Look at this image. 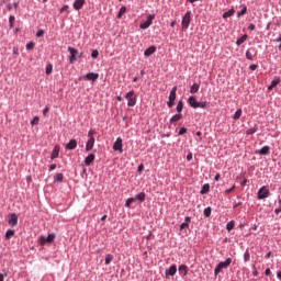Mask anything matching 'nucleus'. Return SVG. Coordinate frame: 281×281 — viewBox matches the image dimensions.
<instances>
[{"instance_id":"bb28decb","label":"nucleus","mask_w":281,"mask_h":281,"mask_svg":"<svg viewBox=\"0 0 281 281\" xmlns=\"http://www.w3.org/2000/svg\"><path fill=\"white\" fill-rule=\"evenodd\" d=\"M200 87H201V85H199V83H193V85L190 87V93H192V94L198 93Z\"/></svg>"},{"instance_id":"49530a36","label":"nucleus","mask_w":281,"mask_h":281,"mask_svg":"<svg viewBox=\"0 0 281 281\" xmlns=\"http://www.w3.org/2000/svg\"><path fill=\"white\" fill-rule=\"evenodd\" d=\"M12 236H14V231L8 229V231L5 232V238H12Z\"/></svg>"},{"instance_id":"774afa93","label":"nucleus","mask_w":281,"mask_h":281,"mask_svg":"<svg viewBox=\"0 0 281 281\" xmlns=\"http://www.w3.org/2000/svg\"><path fill=\"white\" fill-rule=\"evenodd\" d=\"M278 280H281V271L277 272Z\"/></svg>"},{"instance_id":"e2e57ef3","label":"nucleus","mask_w":281,"mask_h":281,"mask_svg":"<svg viewBox=\"0 0 281 281\" xmlns=\"http://www.w3.org/2000/svg\"><path fill=\"white\" fill-rule=\"evenodd\" d=\"M47 113H49V106H46V108L43 110V115H47Z\"/></svg>"},{"instance_id":"4d7b16f0","label":"nucleus","mask_w":281,"mask_h":281,"mask_svg":"<svg viewBox=\"0 0 281 281\" xmlns=\"http://www.w3.org/2000/svg\"><path fill=\"white\" fill-rule=\"evenodd\" d=\"M248 30H249L250 32H254V30H256V24L250 23V24L248 25Z\"/></svg>"},{"instance_id":"680f3d73","label":"nucleus","mask_w":281,"mask_h":281,"mask_svg":"<svg viewBox=\"0 0 281 281\" xmlns=\"http://www.w3.org/2000/svg\"><path fill=\"white\" fill-rule=\"evenodd\" d=\"M144 170V164H140L137 168V172H142Z\"/></svg>"},{"instance_id":"dca6fc26","label":"nucleus","mask_w":281,"mask_h":281,"mask_svg":"<svg viewBox=\"0 0 281 281\" xmlns=\"http://www.w3.org/2000/svg\"><path fill=\"white\" fill-rule=\"evenodd\" d=\"M86 3V0H76L74 3H72V8L74 10H82V7L85 5Z\"/></svg>"},{"instance_id":"6e6d98bb","label":"nucleus","mask_w":281,"mask_h":281,"mask_svg":"<svg viewBox=\"0 0 281 281\" xmlns=\"http://www.w3.org/2000/svg\"><path fill=\"white\" fill-rule=\"evenodd\" d=\"M67 10H69V5L65 4L59 12L63 14V12H67Z\"/></svg>"},{"instance_id":"473e14b6","label":"nucleus","mask_w":281,"mask_h":281,"mask_svg":"<svg viewBox=\"0 0 281 281\" xmlns=\"http://www.w3.org/2000/svg\"><path fill=\"white\" fill-rule=\"evenodd\" d=\"M243 115V109H237L233 119L234 120H240V116Z\"/></svg>"},{"instance_id":"423d86ee","label":"nucleus","mask_w":281,"mask_h":281,"mask_svg":"<svg viewBox=\"0 0 281 281\" xmlns=\"http://www.w3.org/2000/svg\"><path fill=\"white\" fill-rule=\"evenodd\" d=\"M269 194H271L269 192V189H267V187H261L258 191V199L259 201H262L265 199H268Z\"/></svg>"},{"instance_id":"0eeeda50","label":"nucleus","mask_w":281,"mask_h":281,"mask_svg":"<svg viewBox=\"0 0 281 281\" xmlns=\"http://www.w3.org/2000/svg\"><path fill=\"white\" fill-rule=\"evenodd\" d=\"M8 223L10 227H16V225H19V216L16 215V213H11L9 215Z\"/></svg>"},{"instance_id":"b1692460","label":"nucleus","mask_w":281,"mask_h":281,"mask_svg":"<svg viewBox=\"0 0 281 281\" xmlns=\"http://www.w3.org/2000/svg\"><path fill=\"white\" fill-rule=\"evenodd\" d=\"M178 271L179 273H181L182 276H188V266L186 265H180L178 267Z\"/></svg>"},{"instance_id":"a211bd4d","label":"nucleus","mask_w":281,"mask_h":281,"mask_svg":"<svg viewBox=\"0 0 281 281\" xmlns=\"http://www.w3.org/2000/svg\"><path fill=\"white\" fill-rule=\"evenodd\" d=\"M254 56H256V48L251 47L246 52L247 60H254Z\"/></svg>"},{"instance_id":"0e129e2a","label":"nucleus","mask_w":281,"mask_h":281,"mask_svg":"<svg viewBox=\"0 0 281 281\" xmlns=\"http://www.w3.org/2000/svg\"><path fill=\"white\" fill-rule=\"evenodd\" d=\"M187 161H192V153H189V154L187 155Z\"/></svg>"},{"instance_id":"c9c22d12","label":"nucleus","mask_w":281,"mask_h":281,"mask_svg":"<svg viewBox=\"0 0 281 281\" xmlns=\"http://www.w3.org/2000/svg\"><path fill=\"white\" fill-rule=\"evenodd\" d=\"M236 225V223L234 221H231L226 224V229L227 232H232V229H234V226Z\"/></svg>"},{"instance_id":"a18cd8bd","label":"nucleus","mask_w":281,"mask_h":281,"mask_svg":"<svg viewBox=\"0 0 281 281\" xmlns=\"http://www.w3.org/2000/svg\"><path fill=\"white\" fill-rule=\"evenodd\" d=\"M12 8H15V9H18L19 8V2H14L13 4H11V3H9L8 5H7V10H12Z\"/></svg>"},{"instance_id":"58836bf2","label":"nucleus","mask_w":281,"mask_h":281,"mask_svg":"<svg viewBox=\"0 0 281 281\" xmlns=\"http://www.w3.org/2000/svg\"><path fill=\"white\" fill-rule=\"evenodd\" d=\"M133 203H135V199L128 198L125 202V207H131V205H133Z\"/></svg>"},{"instance_id":"f03ea898","label":"nucleus","mask_w":281,"mask_h":281,"mask_svg":"<svg viewBox=\"0 0 281 281\" xmlns=\"http://www.w3.org/2000/svg\"><path fill=\"white\" fill-rule=\"evenodd\" d=\"M191 16H192V12L187 11L186 14L183 15L182 22H181L182 30H188V27H190V23L192 21Z\"/></svg>"},{"instance_id":"4c0bfd02","label":"nucleus","mask_w":281,"mask_h":281,"mask_svg":"<svg viewBox=\"0 0 281 281\" xmlns=\"http://www.w3.org/2000/svg\"><path fill=\"white\" fill-rule=\"evenodd\" d=\"M52 71H54V66L52 64H48L46 66V71H45L46 76L52 75Z\"/></svg>"},{"instance_id":"6e6552de","label":"nucleus","mask_w":281,"mask_h":281,"mask_svg":"<svg viewBox=\"0 0 281 281\" xmlns=\"http://www.w3.org/2000/svg\"><path fill=\"white\" fill-rule=\"evenodd\" d=\"M122 146H123L122 137H117L113 144V150L119 153H124V149L122 148Z\"/></svg>"},{"instance_id":"338daca9","label":"nucleus","mask_w":281,"mask_h":281,"mask_svg":"<svg viewBox=\"0 0 281 281\" xmlns=\"http://www.w3.org/2000/svg\"><path fill=\"white\" fill-rule=\"evenodd\" d=\"M280 213H281V206L274 210V214H277V216H278V214H280Z\"/></svg>"},{"instance_id":"c85d7f7f","label":"nucleus","mask_w":281,"mask_h":281,"mask_svg":"<svg viewBox=\"0 0 281 281\" xmlns=\"http://www.w3.org/2000/svg\"><path fill=\"white\" fill-rule=\"evenodd\" d=\"M247 38H249V35L244 34L241 37H239V38L236 41V45H237V46L243 45V43H245V41H247Z\"/></svg>"},{"instance_id":"c03bdc74","label":"nucleus","mask_w":281,"mask_h":281,"mask_svg":"<svg viewBox=\"0 0 281 281\" xmlns=\"http://www.w3.org/2000/svg\"><path fill=\"white\" fill-rule=\"evenodd\" d=\"M110 262H113V255L109 254L105 257V265H109Z\"/></svg>"},{"instance_id":"5701e85b","label":"nucleus","mask_w":281,"mask_h":281,"mask_svg":"<svg viewBox=\"0 0 281 281\" xmlns=\"http://www.w3.org/2000/svg\"><path fill=\"white\" fill-rule=\"evenodd\" d=\"M269 150H271V147L263 146L261 149L257 150V155H269Z\"/></svg>"},{"instance_id":"13d9d810","label":"nucleus","mask_w":281,"mask_h":281,"mask_svg":"<svg viewBox=\"0 0 281 281\" xmlns=\"http://www.w3.org/2000/svg\"><path fill=\"white\" fill-rule=\"evenodd\" d=\"M60 182H63V177H56L54 179V183H60Z\"/></svg>"},{"instance_id":"4be33fe9","label":"nucleus","mask_w":281,"mask_h":281,"mask_svg":"<svg viewBox=\"0 0 281 281\" xmlns=\"http://www.w3.org/2000/svg\"><path fill=\"white\" fill-rule=\"evenodd\" d=\"M190 221H192V218L190 216H187L184 218V222L180 224V229H186L190 227Z\"/></svg>"},{"instance_id":"3c124183","label":"nucleus","mask_w":281,"mask_h":281,"mask_svg":"<svg viewBox=\"0 0 281 281\" xmlns=\"http://www.w3.org/2000/svg\"><path fill=\"white\" fill-rule=\"evenodd\" d=\"M186 133H188V128L187 127H181L178 132V135H186Z\"/></svg>"},{"instance_id":"864d4df0","label":"nucleus","mask_w":281,"mask_h":281,"mask_svg":"<svg viewBox=\"0 0 281 281\" xmlns=\"http://www.w3.org/2000/svg\"><path fill=\"white\" fill-rule=\"evenodd\" d=\"M95 130H90L89 132H88V137H89V139H91V137H93V135H95Z\"/></svg>"},{"instance_id":"2f4dec72","label":"nucleus","mask_w":281,"mask_h":281,"mask_svg":"<svg viewBox=\"0 0 281 281\" xmlns=\"http://www.w3.org/2000/svg\"><path fill=\"white\" fill-rule=\"evenodd\" d=\"M177 113H182L183 111V100H180L176 106Z\"/></svg>"},{"instance_id":"aec40b11","label":"nucleus","mask_w":281,"mask_h":281,"mask_svg":"<svg viewBox=\"0 0 281 281\" xmlns=\"http://www.w3.org/2000/svg\"><path fill=\"white\" fill-rule=\"evenodd\" d=\"M183 119V114H181V112H178L177 114H175L170 120V124H175L176 122H179L180 120Z\"/></svg>"},{"instance_id":"6ab92c4d","label":"nucleus","mask_w":281,"mask_h":281,"mask_svg":"<svg viewBox=\"0 0 281 281\" xmlns=\"http://www.w3.org/2000/svg\"><path fill=\"white\" fill-rule=\"evenodd\" d=\"M93 161H95V154H90L86 157L85 159V164L86 166H90L93 164Z\"/></svg>"},{"instance_id":"20e7f679","label":"nucleus","mask_w":281,"mask_h":281,"mask_svg":"<svg viewBox=\"0 0 281 281\" xmlns=\"http://www.w3.org/2000/svg\"><path fill=\"white\" fill-rule=\"evenodd\" d=\"M55 239H56V234L50 233V234H48L47 237L42 236V237L40 238V244H41V245H47V243H48L49 245H52V243H53Z\"/></svg>"},{"instance_id":"69168bd1","label":"nucleus","mask_w":281,"mask_h":281,"mask_svg":"<svg viewBox=\"0 0 281 281\" xmlns=\"http://www.w3.org/2000/svg\"><path fill=\"white\" fill-rule=\"evenodd\" d=\"M265 276H271V269L267 268L265 271Z\"/></svg>"},{"instance_id":"f3484780","label":"nucleus","mask_w":281,"mask_h":281,"mask_svg":"<svg viewBox=\"0 0 281 281\" xmlns=\"http://www.w3.org/2000/svg\"><path fill=\"white\" fill-rule=\"evenodd\" d=\"M157 52V46H149L147 49L144 52V56L148 58V56H153Z\"/></svg>"},{"instance_id":"79ce46f5","label":"nucleus","mask_w":281,"mask_h":281,"mask_svg":"<svg viewBox=\"0 0 281 281\" xmlns=\"http://www.w3.org/2000/svg\"><path fill=\"white\" fill-rule=\"evenodd\" d=\"M38 122H41V119L38 116H34L31 121V126H37Z\"/></svg>"},{"instance_id":"a19ab883","label":"nucleus","mask_w":281,"mask_h":281,"mask_svg":"<svg viewBox=\"0 0 281 281\" xmlns=\"http://www.w3.org/2000/svg\"><path fill=\"white\" fill-rule=\"evenodd\" d=\"M258 127H250L246 131V135H254V133H257Z\"/></svg>"},{"instance_id":"7ed1b4c3","label":"nucleus","mask_w":281,"mask_h":281,"mask_svg":"<svg viewBox=\"0 0 281 281\" xmlns=\"http://www.w3.org/2000/svg\"><path fill=\"white\" fill-rule=\"evenodd\" d=\"M68 52L70 54L69 56V63L70 65H74L78 60V49L75 47L68 46Z\"/></svg>"},{"instance_id":"2eb2a0df","label":"nucleus","mask_w":281,"mask_h":281,"mask_svg":"<svg viewBox=\"0 0 281 281\" xmlns=\"http://www.w3.org/2000/svg\"><path fill=\"white\" fill-rule=\"evenodd\" d=\"M232 265V258H227L225 261H222L217 265L218 269H227Z\"/></svg>"},{"instance_id":"ddd939ff","label":"nucleus","mask_w":281,"mask_h":281,"mask_svg":"<svg viewBox=\"0 0 281 281\" xmlns=\"http://www.w3.org/2000/svg\"><path fill=\"white\" fill-rule=\"evenodd\" d=\"M165 276H166V278H168L169 276H171V277L177 276V265H172V266H170L169 269H166Z\"/></svg>"},{"instance_id":"cd10ccee","label":"nucleus","mask_w":281,"mask_h":281,"mask_svg":"<svg viewBox=\"0 0 281 281\" xmlns=\"http://www.w3.org/2000/svg\"><path fill=\"white\" fill-rule=\"evenodd\" d=\"M235 12H236V10L231 9V10L224 12L222 16H223V19H229V16H234Z\"/></svg>"},{"instance_id":"8fccbe9b","label":"nucleus","mask_w":281,"mask_h":281,"mask_svg":"<svg viewBox=\"0 0 281 281\" xmlns=\"http://www.w3.org/2000/svg\"><path fill=\"white\" fill-rule=\"evenodd\" d=\"M34 45H36L34 42H29V43L26 44V49H29V50L34 49Z\"/></svg>"},{"instance_id":"ea45409f","label":"nucleus","mask_w":281,"mask_h":281,"mask_svg":"<svg viewBox=\"0 0 281 281\" xmlns=\"http://www.w3.org/2000/svg\"><path fill=\"white\" fill-rule=\"evenodd\" d=\"M14 21H16V18L14 15L9 16V27H14Z\"/></svg>"},{"instance_id":"de8ad7c7","label":"nucleus","mask_w":281,"mask_h":281,"mask_svg":"<svg viewBox=\"0 0 281 281\" xmlns=\"http://www.w3.org/2000/svg\"><path fill=\"white\" fill-rule=\"evenodd\" d=\"M100 56V52L98 49H93L91 52V58H98Z\"/></svg>"},{"instance_id":"a878e982","label":"nucleus","mask_w":281,"mask_h":281,"mask_svg":"<svg viewBox=\"0 0 281 281\" xmlns=\"http://www.w3.org/2000/svg\"><path fill=\"white\" fill-rule=\"evenodd\" d=\"M210 192V183H204L200 190V194H207Z\"/></svg>"},{"instance_id":"bf43d9fd","label":"nucleus","mask_w":281,"mask_h":281,"mask_svg":"<svg viewBox=\"0 0 281 281\" xmlns=\"http://www.w3.org/2000/svg\"><path fill=\"white\" fill-rule=\"evenodd\" d=\"M8 278V273H0V281H4Z\"/></svg>"},{"instance_id":"052dcab7","label":"nucleus","mask_w":281,"mask_h":281,"mask_svg":"<svg viewBox=\"0 0 281 281\" xmlns=\"http://www.w3.org/2000/svg\"><path fill=\"white\" fill-rule=\"evenodd\" d=\"M221 268H218V266L215 267L214 269V276H218V273L221 272Z\"/></svg>"},{"instance_id":"72a5a7b5","label":"nucleus","mask_w":281,"mask_h":281,"mask_svg":"<svg viewBox=\"0 0 281 281\" xmlns=\"http://www.w3.org/2000/svg\"><path fill=\"white\" fill-rule=\"evenodd\" d=\"M124 14H126V7H121V9L119 10V13H117V19H122V16H124Z\"/></svg>"},{"instance_id":"f8f14e48","label":"nucleus","mask_w":281,"mask_h":281,"mask_svg":"<svg viewBox=\"0 0 281 281\" xmlns=\"http://www.w3.org/2000/svg\"><path fill=\"white\" fill-rule=\"evenodd\" d=\"M93 146H95V138L90 137L86 144V151L91 153V150H93Z\"/></svg>"},{"instance_id":"412c9836","label":"nucleus","mask_w":281,"mask_h":281,"mask_svg":"<svg viewBox=\"0 0 281 281\" xmlns=\"http://www.w3.org/2000/svg\"><path fill=\"white\" fill-rule=\"evenodd\" d=\"M134 201H140V203H144L146 201V193L140 192L134 196Z\"/></svg>"},{"instance_id":"f257e3e1","label":"nucleus","mask_w":281,"mask_h":281,"mask_svg":"<svg viewBox=\"0 0 281 281\" xmlns=\"http://www.w3.org/2000/svg\"><path fill=\"white\" fill-rule=\"evenodd\" d=\"M125 100H127V106H135V104H137V95L135 94V91H128L125 94Z\"/></svg>"},{"instance_id":"1a4fd4ad","label":"nucleus","mask_w":281,"mask_h":281,"mask_svg":"<svg viewBox=\"0 0 281 281\" xmlns=\"http://www.w3.org/2000/svg\"><path fill=\"white\" fill-rule=\"evenodd\" d=\"M86 80H90V82H95L100 78V74L98 72H88L85 77Z\"/></svg>"},{"instance_id":"39448f33","label":"nucleus","mask_w":281,"mask_h":281,"mask_svg":"<svg viewBox=\"0 0 281 281\" xmlns=\"http://www.w3.org/2000/svg\"><path fill=\"white\" fill-rule=\"evenodd\" d=\"M153 21H155V14H149L147 16V20L143 23H140L139 27L140 30H148L150 25H153Z\"/></svg>"},{"instance_id":"393cba45","label":"nucleus","mask_w":281,"mask_h":281,"mask_svg":"<svg viewBox=\"0 0 281 281\" xmlns=\"http://www.w3.org/2000/svg\"><path fill=\"white\" fill-rule=\"evenodd\" d=\"M168 98L170 100H177V86L172 87Z\"/></svg>"},{"instance_id":"9b49d317","label":"nucleus","mask_w":281,"mask_h":281,"mask_svg":"<svg viewBox=\"0 0 281 281\" xmlns=\"http://www.w3.org/2000/svg\"><path fill=\"white\" fill-rule=\"evenodd\" d=\"M78 147V140H76V138H72L68 142V144H66V150H76V148Z\"/></svg>"},{"instance_id":"5fc2aeb1","label":"nucleus","mask_w":281,"mask_h":281,"mask_svg":"<svg viewBox=\"0 0 281 281\" xmlns=\"http://www.w3.org/2000/svg\"><path fill=\"white\" fill-rule=\"evenodd\" d=\"M249 69H250V71H256V69H258V65L251 64V65L249 66Z\"/></svg>"},{"instance_id":"603ef678","label":"nucleus","mask_w":281,"mask_h":281,"mask_svg":"<svg viewBox=\"0 0 281 281\" xmlns=\"http://www.w3.org/2000/svg\"><path fill=\"white\" fill-rule=\"evenodd\" d=\"M249 258H250L249 251H246V252L244 254V261H245V262H249Z\"/></svg>"},{"instance_id":"4468645a","label":"nucleus","mask_w":281,"mask_h":281,"mask_svg":"<svg viewBox=\"0 0 281 281\" xmlns=\"http://www.w3.org/2000/svg\"><path fill=\"white\" fill-rule=\"evenodd\" d=\"M60 155V145H56L50 154V159H58Z\"/></svg>"},{"instance_id":"9d476101","label":"nucleus","mask_w":281,"mask_h":281,"mask_svg":"<svg viewBox=\"0 0 281 281\" xmlns=\"http://www.w3.org/2000/svg\"><path fill=\"white\" fill-rule=\"evenodd\" d=\"M187 102L189 106H191V109H199V101H196V97L194 95L189 97Z\"/></svg>"},{"instance_id":"7c9ffc66","label":"nucleus","mask_w":281,"mask_h":281,"mask_svg":"<svg viewBox=\"0 0 281 281\" xmlns=\"http://www.w3.org/2000/svg\"><path fill=\"white\" fill-rule=\"evenodd\" d=\"M203 214H204L205 218H210V216H212V207L211 206L205 207L203 211Z\"/></svg>"},{"instance_id":"f704fd0d","label":"nucleus","mask_w":281,"mask_h":281,"mask_svg":"<svg viewBox=\"0 0 281 281\" xmlns=\"http://www.w3.org/2000/svg\"><path fill=\"white\" fill-rule=\"evenodd\" d=\"M207 106H210V103L205 101H202V102L198 101V109H207Z\"/></svg>"},{"instance_id":"c756f323","label":"nucleus","mask_w":281,"mask_h":281,"mask_svg":"<svg viewBox=\"0 0 281 281\" xmlns=\"http://www.w3.org/2000/svg\"><path fill=\"white\" fill-rule=\"evenodd\" d=\"M280 85V79H274L271 81V85L268 87V91H271L272 89H276Z\"/></svg>"},{"instance_id":"e433bc0d","label":"nucleus","mask_w":281,"mask_h":281,"mask_svg":"<svg viewBox=\"0 0 281 281\" xmlns=\"http://www.w3.org/2000/svg\"><path fill=\"white\" fill-rule=\"evenodd\" d=\"M245 14H247V7H244L239 12H237V19L245 16Z\"/></svg>"},{"instance_id":"09e8293b","label":"nucleus","mask_w":281,"mask_h":281,"mask_svg":"<svg viewBox=\"0 0 281 281\" xmlns=\"http://www.w3.org/2000/svg\"><path fill=\"white\" fill-rule=\"evenodd\" d=\"M36 36H37V38H41V37H43V36H45V31L44 30H38L37 32H36Z\"/></svg>"},{"instance_id":"37998d69","label":"nucleus","mask_w":281,"mask_h":281,"mask_svg":"<svg viewBox=\"0 0 281 281\" xmlns=\"http://www.w3.org/2000/svg\"><path fill=\"white\" fill-rule=\"evenodd\" d=\"M167 106H168V109H172L175 106V99H169L168 98Z\"/></svg>"}]
</instances>
